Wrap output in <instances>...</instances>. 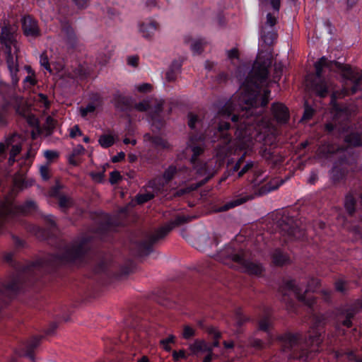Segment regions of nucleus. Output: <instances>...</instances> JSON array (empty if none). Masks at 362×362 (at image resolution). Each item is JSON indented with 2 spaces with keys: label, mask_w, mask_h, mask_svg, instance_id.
Returning <instances> with one entry per match:
<instances>
[{
  "label": "nucleus",
  "mask_w": 362,
  "mask_h": 362,
  "mask_svg": "<svg viewBox=\"0 0 362 362\" xmlns=\"http://www.w3.org/2000/svg\"><path fill=\"white\" fill-rule=\"evenodd\" d=\"M272 62L269 59L262 60L258 58L254 64L250 74L247 77L245 83L240 88L239 93L234 95L230 100L219 110L218 116L229 117L233 112L238 110V107L242 110H245V114L240 117L238 115H233L230 119L236 123L239 121L246 128L247 126L253 124L255 119H252L254 112L253 108L261 106L265 107L269 103L270 90L266 89L264 94L259 98V89L261 84L264 82L269 75V67Z\"/></svg>",
  "instance_id": "1"
},
{
  "label": "nucleus",
  "mask_w": 362,
  "mask_h": 362,
  "mask_svg": "<svg viewBox=\"0 0 362 362\" xmlns=\"http://www.w3.org/2000/svg\"><path fill=\"white\" fill-rule=\"evenodd\" d=\"M36 209L32 200L22 204H15L13 199L6 197L0 200V235L6 224L13 223L18 216H26ZM23 281L20 275L0 283V310L21 290Z\"/></svg>",
  "instance_id": "2"
},
{
  "label": "nucleus",
  "mask_w": 362,
  "mask_h": 362,
  "mask_svg": "<svg viewBox=\"0 0 362 362\" xmlns=\"http://www.w3.org/2000/svg\"><path fill=\"white\" fill-rule=\"evenodd\" d=\"M192 219V217L189 216H177L173 221H171L148 236L146 240L134 244L132 246V250H136L134 253L139 256L148 255L152 252L153 246L164 239L175 227L189 222Z\"/></svg>",
  "instance_id": "3"
},
{
  "label": "nucleus",
  "mask_w": 362,
  "mask_h": 362,
  "mask_svg": "<svg viewBox=\"0 0 362 362\" xmlns=\"http://www.w3.org/2000/svg\"><path fill=\"white\" fill-rule=\"evenodd\" d=\"M91 238L90 235H85L76 240L52 255L50 260L55 264H63L81 259L90 249Z\"/></svg>",
  "instance_id": "4"
},
{
  "label": "nucleus",
  "mask_w": 362,
  "mask_h": 362,
  "mask_svg": "<svg viewBox=\"0 0 362 362\" xmlns=\"http://www.w3.org/2000/svg\"><path fill=\"white\" fill-rule=\"evenodd\" d=\"M219 258L222 261L230 259L240 264L242 272L250 276H261L264 272V268L260 262L247 259L243 251L235 253L230 246L226 247L221 251Z\"/></svg>",
  "instance_id": "5"
},
{
  "label": "nucleus",
  "mask_w": 362,
  "mask_h": 362,
  "mask_svg": "<svg viewBox=\"0 0 362 362\" xmlns=\"http://www.w3.org/2000/svg\"><path fill=\"white\" fill-rule=\"evenodd\" d=\"M301 334L296 332H285L278 337L281 351L288 354L289 358L299 359L306 361L309 358V352L300 346Z\"/></svg>",
  "instance_id": "6"
},
{
  "label": "nucleus",
  "mask_w": 362,
  "mask_h": 362,
  "mask_svg": "<svg viewBox=\"0 0 362 362\" xmlns=\"http://www.w3.org/2000/svg\"><path fill=\"white\" fill-rule=\"evenodd\" d=\"M320 284V281L317 279H312L308 284V288L304 290V293L302 294L303 288L301 286L297 285L296 284V281L291 280L286 281L281 287L279 288V292L282 294V300L286 303H288L287 296L288 293L292 291L296 297L300 302L303 303L305 305L308 307H312L315 303V299L313 298H306L305 293L310 291H313Z\"/></svg>",
  "instance_id": "7"
},
{
  "label": "nucleus",
  "mask_w": 362,
  "mask_h": 362,
  "mask_svg": "<svg viewBox=\"0 0 362 362\" xmlns=\"http://www.w3.org/2000/svg\"><path fill=\"white\" fill-rule=\"evenodd\" d=\"M314 66L315 76L312 81V87L318 96L325 98L328 94V85L322 78V71L324 68L328 69L330 71H334V61L328 60L325 57H322L315 63Z\"/></svg>",
  "instance_id": "8"
},
{
  "label": "nucleus",
  "mask_w": 362,
  "mask_h": 362,
  "mask_svg": "<svg viewBox=\"0 0 362 362\" xmlns=\"http://www.w3.org/2000/svg\"><path fill=\"white\" fill-rule=\"evenodd\" d=\"M278 227L280 233L283 236H286L290 240L300 239L304 235L303 230L300 229L294 219L289 216H284L279 219Z\"/></svg>",
  "instance_id": "9"
},
{
  "label": "nucleus",
  "mask_w": 362,
  "mask_h": 362,
  "mask_svg": "<svg viewBox=\"0 0 362 362\" xmlns=\"http://www.w3.org/2000/svg\"><path fill=\"white\" fill-rule=\"evenodd\" d=\"M334 66L340 71L344 78L350 80L354 83L351 92V94L356 93L359 88L362 79V71L357 68L351 67L349 64H343L336 61H334Z\"/></svg>",
  "instance_id": "10"
},
{
  "label": "nucleus",
  "mask_w": 362,
  "mask_h": 362,
  "mask_svg": "<svg viewBox=\"0 0 362 362\" xmlns=\"http://www.w3.org/2000/svg\"><path fill=\"white\" fill-rule=\"evenodd\" d=\"M4 262L8 263L9 264L15 267L16 269L19 270L22 274H29L32 273H35L37 271L40 269L41 262L37 261L35 262H31L26 264H23V266L16 267L13 264V253L7 252L4 255Z\"/></svg>",
  "instance_id": "11"
},
{
  "label": "nucleus",
  "mask_w": 362,
  "mask_h": 362,
  "mask_svg": "<svg viewBox=\"0 0 362 362\" xmlns=\"http://www.w3.org/2000/svg\"><path fill=\"white\" fill-rule=\"evenodd\" d=\"M22 29L24 35L27 37L36 38L41 35V31L39 28L37 21L31 16H27L23 18Z\"/></svg>",
  "instance_id": "12"
},
{
  "label": "nucleus",
  "mask_w": 362,
  "mask_h": 362,
  "mask_svg": "<svg viewBox=\"0 0 362 362\" xmlns=\"http://www.w3.org/2000/svg\"><path fill=\"white\" fill-rule=\"evenodd\" d=\"M34 182L35 181L32 179L25 180L22 174L19 173H16L12 180V188L10 197H16L19 192L33 186Z\"/></svg>",
  "instance_id": "13"
},
{
  "label": "nucleus",
  "mask_w": 362,
  "mask_h": 362,
  "mask_svg": "<svg viewBox=\"0 0 362 362\" xmlns=\"http://www.w3.org/2000/svg\"><path fill=\"white\" fill-rule=\"evenodd\" d=\"M112 103L115 107L121 111H131L133 109V99L119 93L113 95Z\"/></svg>",
  "instance_id": "14"
},
{
  "label": "nucleus",
  "mask_w": 362,
  "mask_h": 362,
  "mask_svg": "<svg viewBox=\"0 0 362 362\" xmlns=\"http://www.w3.org/2000/svg\"><path fill=\"white\" fill-rule=\"evenodd\" d=\"M272 112L276 120L279 123H286L289 119L288 109L283 103H273Z\"/></svg>",
  "instance_id": "15"
},
{
  "label": "nucleus",
  "mask_w": 362,
  "mask_h": 362,
  "mask_svg": "<svg viewBox=\"0 0 362 362\" xmlns=\"http://www.w3.org/2000/svg\"><path fill=\"white\" fill-rule=\"evenodd\" d=\"M359 308H362V302L360 301L344 310L341 313L344 316V319L341 321V325L348 328L351 327L352 326L351 319L358 313Z\"/></svg>",
  "instance_id": "16"
},
{
  "label": "nucleus",
  "mask_w": 362,
  "mask_h": 362,
  "mask_svg": "<svg viewBox=\"0 0 362 362\" xmlns=\"http://www.w3.org/2000/svg\"><path fill=\"white\" fill-rule=\"evenodd\" d=\"M346 160L341 158L335 164L332 170V177L334 182H339L342 180L348 173V169L344 165Z\"/></svg>",
  "instance_id": "17"
},
{
  "label": "nucleus",
  "mask_w": 362,
  "mask_h": 362,
  "mask_svg": "<svg viewBox=\"0 0 362 362\" xmlns=\"http://www.w3.org/2000/svg\"><path fill=\"white\" fill-rule=\"evenodd\" d=\"M230 127V123L226 121H220L218 124L217 130L224 144H228L231 141V135L228 132Z\"/></svg>",
  "instance_id": "18"
},
{
  "label": "nucleus",
  "mask_w": 362,
  "mask_h": 362,
  "mask_svg": "<svg viewBox=\"0 0 362 362\" xmlns=\"http://www.w3.org/2000/svg\"><path fill=\"white\" fill-rule=\"evenodd\" d=\"M277 34L274 28L262 26L261 38L268 45H272L276 39Z\"/></svg>",
  "instance_id": "19"
},
{
  "label": "nucleus",
  "mask_w": 362,
  "mask_h": 362,
  "mask_svg": "<svg viewBox=\"0 0 362 362\" xmlns=\"http://www.w3.org/2000/svg\"><path fill=\"white\" fill-rule=\"evenodd\" d=\"M19 139L20 136L16 134H13L6 139L7 146H11L10 156L12 158L16 157L21 151V145L19 143H16Z\"/></svg>",
  "instance_id": "20"
},
{
  "label": "nucleus",
  "mask_w": 362,
  "mask_h": 362,
  "mask_svg": "<svg viewBox=\"0 0 362 362\" xmlns=\"http://www.w3.org/2000/svg\"><path fill=\"white\" fill-rule=\"evenodd\" d=\"M281 182L282 181L279 182L277 180H273L257 189L255 191V194L256 196L264 195L271 191L276 189Z\"/></svg>",
  "instance_id": "21"
},
{
  "label": "nucleus",
  "mask_w": 362,
  "mask_h": 362,
  "mask_svg": "<svg viewBox=\"0 0 362 362\" xmlns=\"http://www.w3.org/2000/svg\"><path fill=\"white\" fill-rule=\"evenodd\" d=\"M189 349L192 354H196L198 352H211L213 348L209 346L204 340L197 339L194 342L189 345Z\"/></svg>",
  "instance_id": "22"
},
{
  "label": "nucleus",
  "mask_w": 362,
  "mask_h": 362,
  "mask_svg": "<svg viewBox=\"0 0 362 362\" xmlns=\"http://www.w3.org/2000/svg\"><path fill=\"white\" fill-rule=\"evenodd\" d=\"M158 24L156 21H151L148 23H141L140 25L139 30L142 33L144 37L148 38L153 35L154 32L157 30Z\"/></svg>",
  "instance_id": "23"
},
{
  "label": "nucleus",
  "mask_w": 362,
  "mask_h": 362,
  "mask_svg": "<svg viewBox=\"0 0 362 362\" xmlns=\"http://www.w3.org/2000/svg\"><path fill=\"white\" fill-rule=\"evenodd\" d=\"M181 64L174 61L165 74V78L168 82L175 81L180 72Z\"/></svg>",
  "instance_id": "24"
},
{
  "label": "nucleus",
  "mask_w": 362,
  "mask_h": 362,
  "mask_svg": "<svg viewBox=\"0 0 362 362\" xmlns=\"http://www.w3.org/2000/svg\"><path fill=\"white\" fill-rule=\"evenodd\" d=\"M339 151V148L333 144H323L319 146L317 153L320 157L327 158Z\"/></svg>",
  "instance_id": "25"
},
{
  "label": "nucleus",
  "mask_w": 362,
  "mask_h": 362,
  "mask_svg": "<svg viewBox=\"0 0 362 362\" xmlns=\"http://www.w3.org/2000/svg\"><path fill=\"white\" fill-rule=\"evenodd\" d=\"M41 338L39 337H35L31 339L26 345V351L25 356L28 357L32 362H35L33 355V351L35 349H36L40 343Z\"/></svg>",
  "instance_id": "26"
},
{
  "label": "nucleus",
  "mask_w": 362,
  "mask_h": 362,
  "mask_svg": "<svg viewBox=\"0 0 362 362\" xmlns=\"http://www.w3.org/2000/svg\"><path fill=\"white\" fill-rule=\"evenodd\" d=\"M0 40L1 42L4 44L7 49L11 47L10 45L13 40V34L11 30L10 26H4L1 28Z\"/></svg>",
  "instance_id": "27"
},
{
  "label": "nucleus",
  "mask_w": 362,
  "mask_h": 362,
  "mask_svg": "<svg viewBox=\"0 0 362 362\" xmlns=\"http://www.w3.org/2000/svg\"><path fill=\"white\" fill-rule=\"evenodd\" d=\"M272 262L276 266H283L289 262V257L280 250H276L272 255Z\"/></svg>",
  "instance_id": "28"
},
{
  "label": "nucleus",
  "mask_w": 362,
  "mask_h": 362,
  "mask_svg": "<svg viewBox=\"0 0 362 362\" xmlns=\"http://www.w3.org/2000/svg\"><path fill=\"white\" fill-rule=\"evenodd\" d=\"M144 139L151 141L156 147L161 148H168L170 147V144L166 140L158 136H152L147 133L144 135Z\"/></svg>",
  "instance_id": "29"
},
{
  "label": "nucleus",
  "mask_w": 362,
  "mask_h": 362,
  "mask_svg": "<svg viewBox=\"0 0 362 362\" xmlns=\"http://www.w3.org/2000/svg\"><path fill=\"white\" fill-rule=\"evenodd\" d=\"M252 197L245 196L241 198H238L234 200L230 201L225 204L224 205L221 206L218 209V211H226L230 209H232L235 206H239L245 202H246L247 200L252 199Z\"/></svg>",
  "instance_id": "30"
},
{
  "label": "nucleus",
  "mask_w": 362,
  "mask_h": 362,
  "mask_svg": "<svg viewBox=\"0 0 362 362\" xmlns=\"http://www.w3.org/2000/svg\"><path fill=\"white\" fill-rule=\"evenodd\" d=\"M7 57H6V63L8 68L11 72L12 78L14 79V77L16 75V73L18 71V66L16 62V60H14L13 57L11 54V49L9 47L7 51Z\"/></svg>",
  "instance_id": "31"
},
{
  "label": "nucleus",
  "mask_w": 362,
  "mask_h": 362,
  "mask_svg": "<svg viewBox=\"0 0 362 362\" xmlns=\"http://www.w3.org/2000/svg\"><path fill=\"white\" fill-rule=\"evenodd\" d=\"M62 32L65 35L66 42L71 47L76 46L77 44V37L74 29L69 25H65L63 27Z\"/></svg>",
  "instance_id": "32"
},
{
  "label": "nucleus",
  "mask_w": 362,
  "mask_h": 362,
  "mask_svg": "<svg viewBox=\"0 0 362 362\" xmlns=\"http://www.w3.org/2000/svg\"><path fill=\"white\" fill-rule=\"evenodd\" d=\"M356 203V199L351 194L349 193L346 195L344 199V207L350 216H352L355 212Z\"/></svg>",
  "instance_id": "33"
},
{
  "label": "nucleus",
  "mask_w": 362,
  "mask_h": 362,
  "mask_svg": "<svg viewBox=\"0 0 362 362\" xmlns=\"http://www.w3.org/2000/svg\"><path fill=\"white\" fill-rule=\"evenodd\" d=\"M344 141L351 146H362V140L359 134L352 133L347 135Z\"/></svg>",
  "instance_id": "34"
},
{
  "label": "nucleus",
  "mask_w": 362,
  "mask_h": 362,
  "mask_svg": "<svg viewBox=\"0 0 362 362\" xmlns=\"http://www.w3.org/2000/svg\"><path fill=\"white\" fill-rule=\"evenodd\" d=\"M163 101H153L151 100V108L150 111L151 116L153 120H156V117L158 116L163 110Z\"/></svg>",
  "instance_id": "35"
},
{
  "label": "nucleus",
  "mask_w": 362,
  "mask_h": 362,
  "mask_svg": "<svg viewBox=\"0 0 362 362\" xmlns=\"http://www.w3.org/2000/svg\"><path fill=\"white\" fill-rule=\"evenodd\" d=\"M193 165L194 170H196V173L199 175H204L208 172L206 163L201 161L200 160H195V162H191Z\"/></svg>",
  "instance_id": "36"
},
{
  "label": "nucleus",
  "mask_w": 362,
  "mask_h": 362,
  "mask_svg": "<svg viewBox=\"0 0 362 362\" xmlns=\"http://www.w3.org/2000/svg\"><path fill=\"white\" fill-rule=\"evenodd\" d=\"M57 123V120H55L51 116H48L46 118V122L43 125V129L46 131L47 136H50L52 134L54 129L56 127Z\"/></svg>",
  "instance_id": "37"
},
{
  "label": "nucleus",
  "mask_w": 362,
  "mask_h": 362,
  "mask_svg": "<svg viewBox=\"0 0 362 362\" xmlns=\"http://www.w3.org/2000/svg\"><path fill=\"white\" fill-rule=\"evenodd\" d=\"M272 327L271 318L269 315L263 316L258 322L259 330L268 332Z\"/></svg>",
  "instance_id": "38"
},
{
  "label": "nucleus",
  "mask_w": 362,
  "mask_h": 362,
  "mask_svg": "<svg viewBox=\"0 0 362 362\" xmlns=\"http://www.w3.org/2000/svg\"><path fill=\"white\" fill-rule=\"evenodd\" d=\"M151 108V100H144L138 103H133V109L139 112H146Z\"/></svg>",
  "instance_id": "39"
},
{
  "label": "nucleus",
  "mask_w": 362,
  "mask_h": 362,
  "mask_svg": "<svg viewBox=\"0 0 362 362\" xmlns=\"http://www.w3.org/2000/svg\"><path fill=\"white\" fill-rule=\"evenodd\" d=\"M25 118L28 124L37 129V134H42V129L40 126L39 119L34 115H28Z\"/></svg>",
  "instance_id": "40"
},
{
  "label": "nucleus",
  "mask_w": 362,
  "mask_h": 362,
  "mask_svg": "<svg viewBox=\"0 0 362 362\" xmlns=\"http://www.w3.org/2000/svg\"><path fill=\"white\" fill-rule=\"evenodd\" d=\"M100 145L103 148H108L114 144V138L112 135L103 134L98 139Z\"/></svg>",
  "instance_id": "41"
},
{
  "label": "nucleus",
  "mask_w": 362,
  "mask_h": 362,
  "mask_svg": "<svg viewBox=\"0 0 362 362\" xmlns=\"http://www.w3.org/2000/svg\"><path fill=\"white\" fill-rule=\"evenodd\" d=\"M248 344L250 347H252L257 350H262L266 347L264 342L259 339L254 337H250L248 339Z\"/></svg>",
  "instance_id": "42"
},
{
  "label": "nucleus",
  "mask_w": 362,
  "mask_h": 362,
  "mask_svg": "<svg viewBox=\"0 0 362 362\" xmlns=\"http://www.w3.org/2000/svg\"><path fill=\"white\" fill-rule=\"evenodd\" d=\"M73 205V201L71 198L61 195L59 197V206L62 211H65Z\"/></svg>",
  "instance_id": "43"
},
{
  "label": "nucleus",
  "mask_w": 362,
  "mask_h": 362,
  "mask_svg": "<svg viewBox=\"0 0 362 362\" xmlns=\"http://www.w3.org/2000/svg\"><path fill=\"white\" fill-rule=\"evenodd\" d=\"M8 105H3L0 108V128L4 127L8 124Z\"/></svg>",
  "instance_id": "44"
},
{
  "label": "nucleus",
  "mask_w": 362,
  "mask_h": 362,
  "mask_svg": "<svg viewBox=\"0 0 362 362\" xmlns=\"http://www.w3.org/2000/svg\"><path fill=\"white\" fill-rule=\"evenodd\" d=\"M214 176V174H209L204 179L199 181L197 183H194L190 185L189 186L187 187V190H189V193L197 189L198 188L201 187L202 186L204 185L206 182L209 181V180Z\"/></svg>",
  "instance_id": "45"
},
{
  "label": "nucleus",
  "mask_w": 362,
  "mask_h": 362,
  "mask_svg": "<svg viewBox=\"0 0 362 362\" xmlns=\"http://www.w3.org/2000/svg\"><path fill=\"white\" fill-rule=\"evenodd\" d=\"M175 342V337L173 334H170L167 338L161 339L160 341V344L166 351H170L171 350V347L169 344H174Z\"/></svg>",
  "instance_id": "46"
},
{
  "label": "nucleus",
  "mask_w": 362,
  "mask_h": 362,
  "mask_svg": "<svg viewBox=\"0 0 362 362\" xmlns=\"http://www.w3.org/2000/svg\"><path fill=\"white\" fill-rule=\"evenodd\" d=\"M196 334V330L190 327L189 325H185L183 326V331L182 333V337L185 339H190Z\"/></svg>",
  "instance_id": "47"
},
{
  "label": "nucleus",
  "mask_w": 362,
  "mask_h": 362,
  "mask_svg": "<svg viewBox=\"0 0 362 362\" xmlns=\"http://www.w3.org/2000/svg\"><path fill=\"white\" fill-rule=\"evenodd\" d=\"M191 150L193 153L190 159L191 162L199 160L198 157L204 153V148L200 146H191Z\"/></svg>",
  "instance_id": "48"
},
{
  "label": "nucleus",
  "mask_w": 362,
  "mask_h": 362,
  "mask_svg": "<svg viewBox=\"0 0 362 362\" xmlns=\"http://www.w3.org/2000/svg\"><path fill=\"white\" fill-rule=\"evenodd\" d=\"M235 320H236V325L238 327H241L247 322H249L250 320V318L243 315V314L241 313L240 310L236 311L235 313Z\"/></svg>",
  "instance_id": "49"
},
{
  "label": "nucleus",
  "mask_w": 362,
  "mask_h": 362,
  "mask_svg": "<svg viewBox=\"0 0 362 362\" xmlns=\"http://www.w3.org/2000/svg\"><path fill=\"white\" fill-rule=\"evenodd\" d=\"M176 173V168L175 166L170 165L164 172L163 177L166 181H170L173 178Z\"/></svg>",
  "instance_id": "50"
},
{
  "label": "nucleus",
  "mask_w": 362,
  "mask_h": 362,
  "mask_svg": "<svg viewBox=\"0 0 362 362\" xmlns=\"http://www.w3.org/2000/svg\"><path fill=\"white\" fill-rule=\"evenodd\" d=\"M153 197H154V195H153V194H151V193L138 194L136 196V201H137L138 204H141L148 202L149 200L152 199Z\"/></svg>",
  "instance_id": "51"
},
{
  "label": "nucleus",
  "mask_w": 362,
  "mask_h": 362,
  "mask_svg": "<svg viewBox=\"0 0 362 362\" xmlns=\"http://www.w3.org/2000/svg\"><path fill=\"white\" fill-rule=\"evenodd\" d=\"M274 66V80L276 81V79H277V81L279 80V78L282 74V72H283L284 66L281 62H279V63L275 62Z\"/></svg>",
  "instance_id": "52"
},
{
  "label": "nucleus",
  "mask_w": 362,
  "mask_h": 362,
  "mask_svg": "<svg viewBox=\"0 0 362 362\" xmlns=\"http://www.w3.org/2000/svg\"><path fill=\"white\" fill-rule=\"evenodd\" d=\"M314 114V110L308 105L307 103H305V110L301 118L302 120H308L312 118Z\"/></svg>",
  "instance_id": "53"
},
{
  "label": "nucleus",
  "mask_w": 362,
  "mask_h": 362,
  "mask_svg": "<svg viewBox=\"0 0 362 362\" xmlns=\"http://www.w3.org/2000/svg\"><path fill=\"white\" fill-rule=\"evenodd\" d=\"M95 110V106L93 103L88 104L86 107H81L80 108V114L82 117L87 116L88 113L93 112Z\"/></svg>",
  "instance_id": "54"
},
{
  "label": "nucleus",
  "mask_w": 362,
  "mask_h": 362,
  "mask_svg": "<svg viewBox=\"0 0 362 362\" xmlns=\"http://www.w3.org/2000/svg\"><path fill=\"white\" fill-rule=\"evenodd\" d=\"M187 118H188V122H187L188 126L189 127L190 129H194L195 128L196 123L199 122V119L197 115H196L192 112H189L187 115Z\"/></svg>",
  "instance_id": "55"
},
{
  "label": "nucleus",
  "mask_w": 362,
  "mask_h": 362,
  "mask_svg": "<svg viewBox=\"0 0 362 362\" xmlns=\"http://www.w3.org/2000/svg\"><path fill=\"white\" fill-rule=\"evenodd\" d=\"M204 43L202 40H196L191 45V49L194 53L200 54L203 51Z\"/></svg>",
  "instance_id": "56"
},
{
  "label": "nucleus",
  "mask_w": 362,
  "mask_h": 362,
  "mask_svg": "<svg viewBox=\"0 0 362 362\" xmlns=\"http://www.w3.org/2000/svg\"><path fill=\"white\" fill-rule=\"evenodd\" d=\"M122 180V176L119 171L114 170L110 173V182L112 185L117 183L119 180Z\"/></svg>",
  "instance_id": "57"
},
{
  "label": "nucleus",
  "mask_w": 362,
  "mask_h": 362,
  "mask_svg": "<svg viewBox=\"0 0 362 362\" xmlns=\"http://www.w3.org/2000/svg\"><path fill=\"white\" fill-rule=\"evenodd\" d=\"M277 23L276 17L272 15V13H269L267 15V21L263 26H269L272 28H274V25Z\"/></svg>",
  "instance_id": "58"
},
{
  "label": "nucleus",
  "mask_w": 362,
  "mask_h": 362,
  "mask_svg": "<svg viewBox=\"0 0 362 362\" xmlns=\"http://www.w3.org/2000/svg\"><path fill=\"white\" fill-rule=\"evenodd\" d=\"M309 341H310V343L312 344H315L317 346L320 345L322 342L320 333L318 332H313V334L309 335Z\"/></svg>",
  "instance_id": "59"
},
{
  "label": "nucleus",
  "mask_w": 362,
  "mask_h": 362,
  "mask_svg": "<svg viewBox=\"0 0 362 362\" xmlns=\"http://www.w3.org/2000/svg\"><path fill=\"white\" fill-rule=\"evenodd\" d=\"M255 165V163L253 161H249L247 162L239 171L238 173V177H242L245 173L248 172L250 170H251Z\"/></svg>",
  "instance_id": "60"
},
{
  "label": "nucleus",
  "mask_w": 362,
  "mask_h": 362,
  "mask_svg": "<svg viewBox=\"0 0 362 362\" xmlns=\"http://www.w3.org/2000/svg\"><path fill=\"white\" fill-rule=\"evenodd\" d=\"M326 317L324 315H316L314 316L315 327H319L325 324Z\"/></svg>",
  "instance_id": "61"
},
{
  "label": "nucleus",
  "mask_w": 362,
  "mask_h": 362,
  "mask_svg": "<svg viewBox=\"0 0 362 362\" xmlns=\"http://www.w3.org/2000/svg\"><path fill=\"white\" fill-rule=\"evenodd\" d=\"M127 64L133 67H137L139 64V57L137 55H132L127 57Z\"/></svg>",
  "instance_id": "62"
},
{
  "label": "nucleus",
  "mask_w": 362,
  "mask_h": 362,
  "mask_svg": "<svg viewBox=\"0 0 362 362\" xmlns=\"http://www.w3.org/2000/svg\"><path fill=\"white\" fill-rule=\"evenodd\" d=\"M40 173L43 180H47L49 178V169L47 166H41Z\"/></svg>",
  "instance_id": "63"
},
{
  "label": "nucleus",
  "mask_w": 362,
  "mask_h": 362,
  "mask_svg": "<svg viewBox=\"0 0 362 362\" xmlns=\"http://www.w3.org/2000/svg\"><path fill=\"white\" fill-rule=\"evenodd\" d=\"M92 179L97 182H102L104 179V172L91 173L90 174Z\"/></svg>",
  "instance_id": "64"
}]
</instances>
